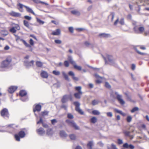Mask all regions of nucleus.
Wrapping results in <instances>:
<instances>
[{"instance_id": "1", "label": "nucleus", "mask_w": 149, "mask_h": 149, "mask_svg": "<svg viewBox=\"0 0 149 149\" xmlns=\"http://www.w3.org/2000/svg\"><path fill=\"white\" fill-rule=\"evenodd\" d=\"M11 61V58L10 57L6 58L1 63V67L2 68H5L8 67L10 65Z\"/></svg>"}, {"instance_id": "2", "label": "nucleus", "mask_w": 149, "mask_h": 149, "mask_svg": "<svg viewBox=\"0 0 149 149\" xmlns=\"http://www.w3.org/2000/svg\"><path fill=\"white\" fill-rule=\"evenodd\" d=\"M103 58L106 63L108 60L109 63L111 65H114L115 63V60L112 56L109 55H107L106 57H103Z\"/></svg>"}, {"instance_id": "3", "label": "nucleus", "mask_w": 149, "mask_h": 149, "mask_svg": "<svg viewBox=\"0 0 149 149\" xmlns=\"http://www.w3.org/2000/svg\"><path fill=\"white\" fill-rule=\"evenodd\" d=\"M2 117L5 118H8L9 116V114L8 110L6 108H3L0 112Z\"/></svg>"}, {"instance_id": "4", "label": "nucleus", "mask_w": 149, "mask_h": 149, "mask_svg": "<svg viewBox=\"0 0 149 149\" xmlns=\"http://www.w3.org/2000/svg\"><path fill=\"white\" fill-rule=\"evenodd\" d=\"M25 134L23 131H21L18 134H16L15 135V137L16 140L18 141H20V138H23L25 137Z\"/></svg>"}, {"instance_id": "5", "label": "nucleus", "mask_w": 149, "mask_h": 149, "mask_svg": "<svg viewBox=\"0 0 149 149\" xmlns=\"http://www.w3.org/2000/svg\"><path fill=\"white\" fill-rule=\"evenodd\" d=\"M81 87L80 86L75 87V90L78 91L77 93L74 94V96L76 98L80 99V98L81 95L82 94V93L81 91Z\"/></svg>"}, {"instance_id": "6", "label": "nucleus", "mask_w": 149, "mask_h": 149, "mask_svg": "<svg viewBox=\"0 0 149 149\" xmlns=\"http://www.w3.org/2000/svg\"><path fill=\"white\" fill-rule=\"evenodd\" d=\"M115 94L116 96V98L118 101L119 103L122 105L124 104L125 103L124 101L122 99V96L121 95H119L118 92H115Z\"/></svg>"}, {"instance_id": "7", "label": "nucleus", "mask_w": 149, "mask_h": 149, "mask_svg": "<svg viewBox=\"0 0 149 149\" xmlns=\"http://www.w3.org/2000/svg\"><path fill=\"white\" fill-rule=\"evenodd\" d=\"M74 104L75 106L76 110L81 114H83L84 112L80 108V104L79 102H74Z\"/></svg>"}, {"instance_id": "8", "label": "nucleus", "mask_w": 149, "mask_h": 149, "mask_svg": "<svg viewBox=\"0 0 149 149\" xmlns=\"http://www.w3.org/2000/svg\"><path fill=\"white\" fill-rule=\"evenodd\" d=\"M145 28L143 26L139 27L138 28L136 26L134 28V30L136 33H141L144 31Z\"/></svg>"}, {"instance_id": "9", "label": "nucleus", "mask_w": 149, "mask_h": 149, "mask_svg": "<svg viewBox=\"0 0 149 149\" xmlns=\"http://www.w3.org/2000/svg\"><path fill=\"white\" fill-rule=\"evenodd\" d=\"M15 127H17V126L15 125L14 124H12L7 125L6 126V128L7 129L6 130H0V132H10L9 130H11L12 129H14Z\"/></svg>"}, {"instance_id": "10", "label": "nucleus", "mask_w": 149, "mask_h": 149, "mask_svg": "<svg viewBox=\"0 0 149 149\" xmlns=\"http://www.w3.org/2000/svg\"><path fill=\"white\" fill-rule=\"evenodd\" d=\"M33 61H31L29 62L27 60H25L24 61V64L26 67L29 68L33 65Z\"/></svg>"}, {"instance_id": "11", "label": "nucleus", "mask_w": 149, "mask_h": 149, "mask_svg": "<svg viewBox=\"0 0 149 149\" xmlns=\"http://www.w3.org/2000/svg\"><path fill=\"white\" fill-rule=\"evenodd\" d=\"M36 131L38 134L41 135H43L45 133V131L44 130V129L40 127L38 129L36 130Z\"/></svg>"}, {"instance_id": "12", "label": "nucleus", "mask_w": 149, "mask_h": 149, "mask_svg": "<svg viewBox=\"0 0 149 149\" xmlns=\"http://www.w3.org/2000/svg\"><path fill=\"white\" fill-rule=\"evenodd\" d=\"M71 13L76 16H79L81 14V12L79 10H72Z\"/></svg>"}, {"instance_id": "13", "label": "nucleus", "mask_w": 149, "mask_h": 149, "mask_svg": "<svg viewBox=\"0 0 149 149\" xmlns=\"http://www.w3.org/2000/svg\"><path fill=\"white\" fill-rule=\"evenodd\" d=\"M17 88L16 86H11L10 87L8 90V92L11 93H14Z\"/></svg>"}, {"instance_id": "14", "label": "nucleus", "mask_w": 149, "mask_h": 149, "mask_svg": "<svg viewBox=\"0 0 149 149\" xmlns=\"http://www.w3.org/2000/svg\"><path fill=\"white\" fill-rule=\"evenodd\" d=\"M68 74L69 76H72V78L73 80L76 81L78 80V78L75 76L73 72L70 71L69 72Z\"/></svg>"}, {"instance_id": "15", "label": "nucleus", "mask_w": 149, "mask_h": 149, "mask_svg": "<svg viewBox=\"0 0 149 149\" xmlns=\"http://www.w3.org/2000/svg\"><path fill=\"white\" fill-rule=\"evenodd\" d=\"M60 34L61 31L59 29H57L55 31H53L51 33L52 35L54 36H58Z\"/></svg>"}, {"instance_id": "16", "label": "nucleus", "mask_w": 149, "mask_h": 149, "mask_svg": "<svg viewBox=\"0 0 149 149\" xmlns=\"http://www.w3.org/2000/svg\"><path fill=\"white\" fill-rule=\"evenodd\" d=\"M99 36L101 38H106L111 36V35L109 34L105 33H102L100 34Z\"/></svg>"}, {"instance_id": "17", "label": "nucleus", "mask_w": 149, "mask_h": 149, "mask_svg": "<svg viewBox=\"0 0 149 149\" xmlns=\"http://www.w3.org/2000/svg\"><path fill=\"white\" fill-rule=\"evenodd\" d=\"M41 123H42V126L44 127L45 128H47L48 127V125L47 124L44 123H43L42 118L40 117V120L37 122V124H39Z\"/></svg>"}, {"instance_id": "18", "label": "nucleus", "mask_w": 149, "mask_h": 149, "mask_svg": "<svg viewBox=\"0 0 149 149\" xmlns=\"http://www.w3.org/2000/svg\"><path fill=\"white\" fill-rule=\"evenodd\" d=\"M32 1H33L34 3L38 4V3H40L42 4V5H45L46 6H48L49 5L47 3L44 2L40 1H39L38 0H31Z\"/></svg>"}, {"instance_id": "19", "label": "nucleus", "mask_w": 149, "mask_h": 149, "mask_svg": "<svg viewBox=\"0 0 149 149\" xmlns=\"http://www.w3.org/2000/svg\"><path fill=\"white\" fill-rule=\"evenodd\" d=\"M40 74L42 77L44 78H47L48 76L47 72L44 71H42Z\"/></svg>"}, {"instance_id": "20", "label": "nucleus", "mask_w": 149, "mask_h": 149, "mask_svg": "<svg viewBox=\"0 0 149 149\" xmlns=\"http://www.w3.org/2000/svg\"><path fill=\"white\" fill-rule=\"evenodd\" d=\"M69 98L68 95H65L63 96L61 100V101L63 103H65L68 101Z\"/></svg>"}, {"instance_id": "21", "label": "nucleus", "mask_w": 149, "mask_h": 149, "mask_svg": "<svg viewBox=\"0 0 149 149\" xmlns=\"http://www.w3.org/2000/svg\"><path fill=\"white\" fill-rule=\"evenodd\" d=\"M123 147L126 148H130L131 149H134V147L133 145L130 144L129 145L127 143H125L123 146Z\"/></svg>"}, {"instance_id": "22", "label": "nucleus", "mask_w": 149, "mask_h": 149, "mask_svg": "<svg viewBox=\"0 0 149 149\" xmlns=\"http://www.w3.org/2000/svg\"><path fill=\"white\" fill-rule=\"evenodd\" d=\"M124 133L126 136H129L130 139H132L133 138L134 136L133 135H130V132L125 131Z\"/></svg>"}, {"instance_id": "23", "label": "nucleus", "mask_w": 149, "mask_h": 149, "mask_svg": "<svg viewBox=\"0 0 149 149\" xmlns=\"http://www.w3.org/2000/svg\"><path fill=\"white\" fill-rule=\"evenodd\" d=\"M41 106L40 104H37L35 106V108L33 109V111L35 112L36 111H39L41 109Z\"/></svg>"}, {"instance_id": "24", "label": "nucleus", "mask_w": 149, "mask_h": 149, "mask_svg": "<svg viewBox=\"0 0 149 149\" xmlns=\"http://www.w3.org/2000/svg\"><path fill=\"white\" fill-rule=\"evenodd\" d=\"M60 136L63 138H65L67 136L65 131L63 130H61L60 131Z\"/></svg>"}, {"instance_id": "25", "label": "nucleus", "mask_w": 149, "mask_h": 149, "mask_svg": "<svg viewBox=\"0 0 149 149\" xmlns=\"http://www.w3.org/2000/svg\"><path fill=\"white\" fill-rule=\"evenodd\" d=\"M0 33L2 35L5 36H7L8 34V31L6 30L3 29L0 31Z\"/></svg>"}, {"instance_id": "26", "label": "nucleus", "mask_w": 149, "mask_h": 149, "mask_svg": "<svg viewBox=\"0 0 149 149\" xmlns=\"http://www.w3.org/2000/svg\"><path fill=\"white\" fill-rule=\"evenodd\" d=\"M10 14L14 17H19L21 15L18 13H16L13 11H12L10 13Z\"/></svg>"}, {"instance_id": "27", "label": "nucleus", "mask_w": 149, "mask_h": 149, "mask_svg": "<svg viewBox=\"0 0 149 149\" xmlns=\"http://www.w3.org/2000/svg\"><path fill=\"white\" fill-rule=\"evenodd\" d=\"M93 145L92 141H90L88 142L87 144V147L88 149H92V146Z\"/></svg>"}, {"instance_id": "28", "label": "nucleus", "mask_w": 149, "mask_h": 149, "mask_svg": "<svg viewBox=\"0 0 149 149\" xmlns=\"http://www.w3.org/2000/svg\"><path fill=\"white\" fill-rule=\"evenodd\" d=\"M62 73L63 75V76L65 79L68 81H70V79L69 78L68 75L65 73L64 72H62Z\"/></svg>"}, {"instance_id": "29", "label": "nucleus", "mask_w": 149, "mask_h": 149, "mask_svg": "<svg viewBox=\"0 0 149 149\" xmlns=\"http://www.w3.org/2000/svg\"><path fill=\"white\" fill-rule=\"evenodd\" d=\"M74 68L76 69L79 70H81V67L80 66L77 65L76 63L75 62L74 64L72 65Z\"/></svg>"}, {"instance_id": "30", "label": "nucleus", "mask_w": 149, "mask_h": 149, "mask_svg": "<svg viewBox=\"0 0 149 149\" xmlns=\"http://www.w3.org/2000/svg\"><path fill=\"white\" fill-rule=\"evenodd\" d=\"M47 134L48 135H51L53 134L52 130L51 128H48L47 130Z\"/></svg>"}, {"instance_id": "31", "label": "nucleus", "mask_w": 149, "mask_h": 149, "mask_svg": "<svg viewBox=\"0 0 149 149\" xmlns=\"http://www.w3.org/2000/svg\"><path fill=\"white\" fill-rule=\"evenodd\" d=\"M27 94L26 92L24 90H22L20 91L19 93V95L22 97H23Z\"/></svg>"}, {"instance_id": "32", "label": "nucleus", "mask_w": 149, "mask_h": 149, "mask_svg": "<svg viewBox=\"0 0 149 149\" xmlns=\"http://www.w3.org/2000/svg\"><path fill=\"white\" fill-rule=\"evenodd\" d=\"M68 60L72 65L74 64L75 63V62L73 60L71 56H68Z\"/></svg>"}, {"instance_id": "33", "label": "nucleus", "mask_w": 149, "mask_h": 149, "mask_svg": "<svg viewBox=\"0 0 149 149\" xmlns=\"http://www.w3.org/2000/svg\"><path fill=\"white\" fill-rule=\"evenodd\" d=\"M115 16V14L114 13H111V14L109 15V17L111 18V20L112 21L113 20Z\"/></svg>"}, {"instance_id": "34", "label": "nucleus", "mask_w": 149, "mask_h": 149, "mask_svg": "<svg viewBox=\"0 0 149 149\" xmlns=\"http://www.w3.org/2000/svg\"><path fill=\"white\" fill-rule=\"evenodd\" d=\"M17 6L19 7L20 8H22L23 7L27 9H30L29 8H27L26 6H24L20 3H19L18 5Z\"/></svg>"}, {"instance_id": "35", "label": "nucleus", "mask_w": 149, "mask_h": 149, "mask_svg": "<svg viewBox=\"0 0 149 149\" xmlns=\"http://www.w3.org/2000/svg\"><path fill=\"white\" fill-rule=\"evenodd\" d=\"M71 126L73 127L76 130H78L79 129V127L76 125L74 122H73Z\"/></svg>"}, {"instance_id": "36", "label": "nucleus", "mask_w": 149, "mask_h": 149, "mask_svg": "<svg viewBox=\"0 0 149 149\" xmlns=\"http://www.w3.org/2000/svg\"><path fill=\"white\" fill-rule=\"evenodd\" d=\"M92 113L93 114L95 115H99L100 114V112L97 110H93Z\"/></svg>"}, {"instance_id": "37", "label": "nucleus", "mask_w": 149, "mask_h": 149, "mask_svg": "<svg viewBox=\"0 0 149 149\" xmlns=\"http://www.w3.org/2000/svg\"><path fill=\"white\" fill-rule=\"evenodd\" d=\"M99 102V101L95 100L92 101V104L93 105L95 106Z\"/></svg>"}, {"instance_id": "38", "label": "nucleus", "mask_w": 149, "mask_h": 149, "mask_svg": "<svg viewBox=\"0 0 149 149\" xmlns=\"http://www.w3.org/2000/svg\"><path fill=\"white\" fill-rule=\"evenodd\" d=\"M69 137L72 140H74L76 139V136L74 134H72L69 135Z\"/></svg>"}, {"instance_id": "39", "label": "nucleus", "mask_w": 149, "mask_h": 149, "mask_svg": "<svg viewBox=\"0 0 149 149\" xmlns=\"http://www.w3.org/2000/svg\"><path fill=\"white\" fill-rule=\"evenodd\" d=\"M134 49L135 51L139 54L144 55L146 54L144 53H142L139 51L138 49L136 47L134 48Z\"/></svg>"}, {"instance_id": "40", "label": "nucleus", "mask_w": 149, "mask_h": 149, "mask_svg": "<svg viewBox=\"0 0 149 149\" xmlns=\"http://www.w3.org/2000/svg\"><path fill=\"white\" fill-rule=\"evenodd\" d=\"M91 123H94L97 121V118L95 117H93L91 118Z\"/></svg>"}, {"instance_id": "41", "label": "nucleus", "mask_w": 149, "mask_h": 149, "mask_svg": "<svg viewBox=\"0 0 149 149\" xmlns=\"http://www.w3.org/2000/svg\"><path fill=\"white\" fill-rule=\"evenodd\" d=\"M37 21L40 24H43L45 23V22L42 21L38 18H36Z\"/></svg>"}, {"instance_id": "42", "label": "nucleus", "mask_w": 149, "mask_h": 149, "mask_svg": "<svg viewBox=\"0 0 149 149\" xmlns=\"http://www.w3.org/2000/svg\"><path fill=\"white\" fill-rule=\"evenodd\" d=\"M52 73L54 75L58 76L60 74V72L59 71L56 70H54L53 71Z\"/></svg>"}, {"instance_id": "43", "label": "nucleus", "mask_w": 149, "mask_h": 149, "mask_svg": "<svg viewBox=\"0 0 149 149\" xmlns=\"http://www.w3.org/2000/svg\"><path fill=\"white\" fill-rule=\"evenodd\" d=\"M66 123H67L70 126H71L72 124L74 122L73 121H71L69 120H66Z\"/></svg>"}, {"instance_id": "44", "label": "nucleus", "mask_w": 149, "mask_h": 149, "mask_svg": "<svg viewBox=\"0 0 149 149\" xmlns=\"http://www.w3.org/2000/svg\"><path fill=\"white\" fill-rule=\"evenodd\" d=\"M36 65L38 67H41L42 65V63L39 61H37L36 62Z\"/></svg>"}, {"instance_id": "45", "label": "nucleus", "mask_w": 149, "mask_h": 149, "mask_svg": "<svg viewBox=\"0 0 149 149\" xmlns=\"http://www.w3.org/2000/svg\"><path fill=\"white\" fill-rule=\"evenodd\" d=\"M24 24L26 27L27 28H29V23L28 22L26 21V20H24Z\"/></svg>"}, {"instance_id": "46", "label": "nucleus", "mask_w": 149, "mask_h": 149, "mask_svg": "<svg viewBox=\"0 0 149 149\" xmlns=\"http://www.w3.org/2000/svg\"><path fill=\"white\" fill-rule=\"evenodd\" d=\"M10 32L13 33H15L16 32V30L14 27L10 28Z\"/></svg>"}, {"instance_id": "47", "label": "nucleus", "mask_w": 149, "mask_h": 149, "mask_svg": "<svg viewBox=\"0 0 149 149\" xmlns=\"http://www.w3.org/2000/svg\"><path fill=\"white\" fill-rule=\"evenodd\" d=\"M119 23L120 24L122 25H124V19L123 18H122L121 19H120V20L119 22Z\"/></svg>"}, {"instance_id": "48", "label": "nucleus", "mask_w": 149, "mask_h": 149, "mask_svg": "<svg viewBox=\"0 0 149 149\" xmlns=\"http://www.w3.org/2000/svg\"><path fill=\"white\" fill-rule=\"evenodd\" d=\"M139 108L138 107H134L131 111V112L132 113H133L135 111L138 110Z\"/></svg>"}, {"instance_id": "49", "label": "nucleus", "mask_w": 149, "mask_h": 149, "mask_svg": "<svg viewBox=\"0 0 149 149\" xmlns=\"http://www.w3.org/2000/svg\"><path fill=\"white\" fill-rule=\"evenodd\" d=\"M48 111H45L42 112V116H44L46 115H47L48 114Z\"/></svg>"}, {"instance_id": "50", "label": "nucleus", "mask_w": 149, "mask_h": 149, "mask_svg": "<svg viewBox=\"0 0 149 149\" xmlns=\"http://www.w3.org/2000/svg\"><path fill=\"white\" fill-rule=\"evenodd\" d=\"M132 119V118L131 116H128L127 117V122H130Z\"/></svg>"}, {"instance_id": "51", "label": "nucleus", "mask_w": 149, "mask_h": 149, "mask_svg": "<svg viewBox=\"0 0 149 149\" xmlns=\"http://www.w3.org/2000/svg\"><path fill=\"white\" fill-rule=\"evenodd\" d=\"M60 84L59 82H57L55 84H54V86L57 88L59 87L60 86Z\"/></svg>"}, {"instance_id": "52", "label": "nucleus", "mask_w": 149, "mask_h": 149, "mask_svg": "<svg viewBox=\"0 0 149 149\" xmlns=\"http://www.w3.org/2000/svg\"><path fill=\"white\" fill-rule=\"evenodd\" d=\"M24 18L28 20H30L31 19V17L27 15H25L24 16Z\"/></svg>"}, {"instance_id": "53", "label": "nucleus", "mask_w": 149, "mask_h": 149, "mask_svg": "<svg viewBox=\"0 0 149 149\" xmlns=\"http://www.w3.org/2000/svg\"><path fill=\"white\" fill-rule=\"evenodd\" d=\"M54 42L55 43L58 44H60L62 42L61 40H55Z\"/></svg>"}, {"instance_id": "54", "label": "nucleus", "mask_w": 149, "mask_h": 149, "mask_svg": "<svg viewBox=\"0 0 149 149\" xmlns=\"http://www.w3.org/2000/svg\"><path fill=\"white\" fill-rule=\"evenodd\" d=\"M68 117L69 118L72 119L73 118V116L71 114L69 113L68 114Z\"/></svg>"}, {"instance_id": "55", "label": "nucleus", "mask_w": 149, "mask_h": 149, "mask_svg": "<svg viewBox=\"0 0 149 149\" xmlns=\"http://www.w3.org/2000/svg\"><path fill=\"white\" fill-rule=\"evenodd\" d=\"M64 64L66 67H68L69 66V64L67 61H65L64 62Z\"/></svg>"}, {"instance_id": "56", "label": "nucleus", "mask_w": 149, "mask_h": 149, "mask_svg": "<svg viewBox=\"0 0 149 149\" xmlns=\"http://www.w3.org/2000/svg\"><path fill=\"white\" fill-rule=\"evenodd\" d=\"M95 77L97 79H102V78H103V77H100V76H99L98 74H95Z\"/></svg>"}, {"instance_id": "57", "label": "nucleus", "mask_w": 149, "mask_h": 149, "mask_svg": "<svg viewBox=\"0 0 149 149\" xmlns=\"http://www.w3.org/2000/svg\"><path fill=\"white\" fill-rule=\"evenodd\" d=\"M76 30L79 32H80L84 30V29L83 28H77L76 29Z\"/></svg>"}, {"instance_id": "58", "label": "nucleus", "mask_w": 149, "mask_h": 149, "mask_svg": "<svg viewBox=\"0 0 149 149\" xmlns=\"http://www.w3.org/2000/svg\"><path fill=\"white\" fill-rule=\"evenodd\" d=\"M114 110L116 112H117V113H120V114H121V113H122V111H120V110H118L117 109H114Z\"/></svg>"}, {"instance_id": "59", "label": "nucleus", "mask_w": 149, "mask_h": 149, "mask_svg": "<svg viewBox=\"0 0 149 149\" xmlns=\"http://www.w3.org/2000/svg\"><path fill=\"white\" fill-rule=\"evenodd\" d=\"M14 27H15V29L16 30H19L20 29L19 26L17 24H16L15 26Z\"/></svg>"}, {"instance_id": "60", "label": "nucleus", "mask_w": 149, "mask_h": 149, "mask_svg": "<svg viewBox=\"0 0 149 149\" xmlns=\"http://www.w3.org/2000/svg\"><path fill=\"white\" fill-rule=\"evenodd\" d=\"M23 42L26 47H30V45L28 44L25 40H23Z\"/></svg>"}, {"instance_id": "61", "label": "nucleus", "mask_w": 149, "mask_h": 149, "mask_svg": "<svg viewBox=\"0 0 149 149\" xmlns=\"http://www.w3.org/2000/svg\"><path fill=\"white\" fill-rule=\"evenodd\" d=\"M107 116L109 117H112L113 116V114L111 112H109L107 113Z\"/></svg>"}, {"instance_id": "62", "label": "nucleus", "mask_w": 149, "mask_h": 149, "mask_svg": "<svg viewBox=\"0 0 149 149\" xmlns=\"http://www.w3.org/2000/svg\"><path fill=\"white\" fill-rule=\"evenodd\" d=\"M105 86L106 87L108 88H110L111 87V86L108 82H106L105 84Z\"/></svg>"}, {"instance_id": "63", "label": "nucleus", "mask_w": 149, "mask_h": 149, "mask_svg": "<svg viewBox=\"0 0 149 149\" xmlns=\"http://www.w3.org/2000/svg\"><path fill=\"white\" fill-rule=\"evenodd\" d=\"M51 123L53 125H54L57 123V121L55 119H54L51 120Z\"/></svg>"}, {"instance_id": "64", "label": "nucleus", "mask_w": 149, "mask_h": 149, "mask_svg": "<svg viewBox=\"0 0 149 149\" xmlns=\"http://www.w3.org/2000/svg\"><path fill=\"white\" fill-rule=\"evenodd\" d=\"M111 149H117L115 145L112 144L111 146Z\"/></svg>"}]
</instances>
